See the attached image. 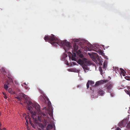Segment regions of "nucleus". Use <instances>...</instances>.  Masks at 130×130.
<instances>
[{
	"label": "nucleus",
	"instance_id": "obj_1",
	"mask_svg": "<svg viewBox=\"0 0 130 130\" xmlns=\"http://www.w3.org/2000/svg\"><path fill=\"white\" fill-rule=\"evenodd\" d=\"M44 39L45 41L50 42L54 46L58 44L63 46L66 52H68V50L71 48L72 47L69 42L66 40L61 41L53 34H52L51 36H45L44 37Z\"/></svg>",
	"mask_w": 130,
	"mask_h": 130
},
{
	"label": "nucleus",
	"instance_id": "obj_2",
	"mask_svg": "<svg viewBox=\"0 0 130 130\" xmlns=\"http://www.w3.org/2000/svg\"><path fill=\"white\" fill-rule=\"evenodd\" d=\"M26 102L28 106L32 105L33 107L37 110L39 113L40 111V105L36 103H32L31 102L28 100H26Z\"/></svg>",
	"mask_w": 130,
	"mask_h": 130
},
{
	"label": "nucleus",
	"instance_id": "obj_3",
	"mask_svg": "<svg viewBox=\"0 0 130 130\" xmlns=\"http://www.w3.org/2000/svg\"><path fill=\"white\" fill-rule=\"evenodd\" d=\"M113 85L114 84L112 82H109L104 86V90H106L107 92H110Z\"/></svg>",
	"mask_w": 130,
	"mask_h": 130
},
{
	"label": "nucleus",
	"instance_id": "obj_4",
	"mask_svg": "<svg viewBox=\"0 0 130 130\" xmlns=\"http://www.w3.org/2000/svg\"><path fill=\"white\" fill-rule=\"evenodd\" d=\"M27 109L30 111L31 118H33V120L37 121V118L36 113L35 111H31L32 107H28Z\"/></svg>",
	"mask_w": 130,
	"mask_h": 130
},
{
	"label": "nucleus",
	"instance_id": "obj_5",
	"mask_svg": "<svg viewBox=\"0 0 130 130\" xmlns=\"http://www.w3.org/2000/svg\"><path fill=\"white\" fill-rule=\"evenodd\" d=\"M88 54L92 58L93 60L97 61L99 59L98 55L96 53H88Z\"/></svg>",
	"mask_w": 130,
	"mask_h": 130
},
{
	"label": "nucleus",
	"instance_id": "obj_6",
	"mask_svg": "<svg viewBox=\"0 0 130 130\" xmlns=\"http://www.w3.org/2000/svg\"><path fill=\"white\" fill-rule=\"evenodd\" d=\"M76 43L75 42L73 45V48L74 51L76 53L79 54L81 53V51L80 49H78V46L77 45Z\"/></svg>",
	"mask_w": 130,
	"mask_h": 130
},
{
	"label": "nucleus",
	"instance_id": "obj_7",
	"mask_svg": "<svg viewBox=\"0 0 130 130\" xmlns=\"http://www.w3.org/2000/svg\"><path fill=\"white\" fill-rule=\"evenodd\" d=\"M40 99L42 101H44V100L45 101L46 100L48 102H50V103H51V102L50 101L49 99L44 93H43V95L40 96Z\"/></svg>",
	"mask_w": 130,
	"mask_h": 130
},
{
	"label": "nucleus",
	"instance_id": "obj_8",
	"mask_svg": "<svg viewBox=\"0 0 130 130\" xmlns=\"http://www.w3.org/2000/svg\"><path fill=\"white\" fill-rule=\"evenodd\" d=\"M87 59L85 58H84L83 60H82L81 59H79L77 61V62L79 64L81 65L82 67V65L85 64H84V62L86 63L87 62Z\"/></svg>",
	"mask_w": 130,
	"mask_h": 130
},
{
	"label": "nucleus",
	"instance_id": "obj_9",
	"mask_svg": "<svg viewBox=\"0 0 130 130\" xmlns=\"http://www.w3.org/2000/svg\"><path fill=\"white\" fill-rule=\"evenodd\" d=\"M108 80H103L101 81H98L96 82L94 85L96 87L97 86L103 84V83H106L108 82Z\"/></svg>",
	"mask_w": 130,
	"mask_h": 130
},
{
	"label": "nucleus",
	"instance_id": "obj_10",
	"mask_svg": "<svg viewBox=\"0 0 130 130\" xmlns=\"http://www.w3.org/2000/svg\"><path fill=\"white\" fill-rule=\"evenodd\" d=\"M82 68L84 69L85 73L88 72L89 70V67L86 65H83L82 66Z\"/></svg>",
	"mask_w": 130,
	"mask_h": 130
},
{
	"label": "nucleus",
	"instance_id": "obj_11",
	"mask_svg": "<svg viewBox=\"0 0 130 130\" xmlns=\"http://www.w3.org/2000/svg\"><path fill=\"white\" fill-rule=\"evenodd\" d=\"M9 85V82H5V84L4 85V88L5 90H7L8 89Z\"/></svg>",
	"mask_w": 130,
	"mask_h": 130
},
{
	"label": "nucleus",
	"instance_id": "obj_12",
	"mask_svg": "<svg viewBox=\"0 0 130 130\" xmlns=\"http://www.w3.org/2000/svg\"><path fill=\"white\" fill-rule=\"evenodd\" d=\"M19 95V96H20V97L21 98V100L24 98L26 99L27 98V96L26 95L22 93H20Z\"/></svg>",
	"mask_w": 130,
	"mask_h": 130
},
{
	"label": "nucleus",
	"instance_id": "obj_13",
	"mask_svg": "<svg viewBox=\"0 0 130 130\" xmlns=\"http://www.w3.org/2000/svg\"><path fill=\"white\" fill-rule=\"evenodd\" d=\"M98 93L99 94L103 96L105 93V92L102 89H99Z\"/></svg>",
	"mask_w": 130,
	"mask_h": 130
},
{
	"label": "nucleus",
	"instance_id": "obj_14",
	"mask_svg": "<svg viewBox=\"0 0 130 130\" xmlns=\"http://www.w3.org/2000/svg\"><path fill=\"white\" fill-rule=\"evenodd\" d=\"M13 77H10L8 78V80H7L6 82H9V83L10 84L12 85L14 84L13 81L12 79Z\"/></svg>",
	"mask_w": 130,
	"mask_h": 130
},
{
	"label": "nucleus",
	"instance_id": "obj_15",
	"mask_svg": "<svg viewBox=\"0 0 130 130\" xmlns=\"http://www.w3.org/2000/svg\"><path fill=\"white\" fill-rule=\"evenodd\" d=\"M8 91L10 93L13 94H15V92L12 90V89L11 88H9L8 90Z\"/></svg>",
	"mask_w": 130,
	"mask_h": 130
},
{
	"label": "nucleus",
	"instance_id": "obj_16",
	"mask_svg": "<svg viewBox=\"0 0 130 130\" xmlns=\"http://www.w3.org/2000/svg\"><path fill=\"white\" fill-rule=\"evenodd\" d=\"M5 75L8 78L10 77H13L10 74L9 72H7L5 74Z\"/></svg>",
	"mask_w": 130,
	"mask_h": 130
},
{
	"label": "nucleus",
	"instance_id": "obj_17",
	"mask_svg": "<svg viewBox=\"0 0 130 130\" xmlns=\"http://www.w3.org/2000/svg\"><path fill=\"white\" fill-rule=\"evenodd\" d=\"M22 86L24 87L25 89L27 90L28 89V87L27 86L26 84L25 83H24L22 85Z\"/></svg>",
	"mask_w": 130,
	"mask_h": 130
},
{
	"label": "nucleus",
	"instance_id": "obj_18",
	"mask_svg": "<svg viewBox=\"0 0 130 130\" xmlns=\"http://www.w3.org/2000/svg\"><path fill=\"white\" fill-rule=\"evenodd\" d=\"M2 72H3L4 74H5L7 72H6L4 69L3 68H2Z\"/></svg>",
	"mask_w": 130,
	"mask_h": 130
},
{
	"label": "nucleus",
	"instance_id": "obj_19",
	"mask_svg": "<svg viewBox=\"0 0 130 130\" xmlns=\"http://www.w3.org/2000/svg\"><path fill=\"white\" fill-rule=\"evenodd\" d=\"M89 83L90 85H92L94 84V82L92 81H89Z\"/></svg>",
	"mask_w": 130,
	"mask_h": 130
},
{
	"label": "nucleus",
	"instance_id": "obj_20",
	"mask_svg": "<svg viewBox=\"0 0 130 130\" xmlns=\"http://www.w3.org/2000/svg\"><path fill=\"white\" fill-rule=\"evenodd\" d=\"M15 98L18 99V100L20 101L21 100V98H21L20 97V96H19V95L18 96L15 97Z\"/></svg>",
	"mask_w": 130,
	"mask_h": 130
},
{
	"label": "nucleus",
	"instance_id": "obj_21",
	"mask_svg": "<svg viewBox=\"0 0 130 130\" xmlns=\"http://www.w3.org/2000/svg\"><path fill=\"white\" fill-rule=\"evenodd\" d=\"M47 127L49 128H51L52 127V125L51 124H49L47 125Z\"/></svg>",
	"mask_w": 130,
	"mask_h": 130
},
{
	"label": "nucleus",
	"instance_id": "obj_22",
	"mask_svg": "<svg viewBox=\"0 0 130 130\" xmlns=\"http://www.w3.org/2000/svg\"><path fill=\"white\" fill-rule=\"evenodd\" d=\"M25 119L26 120V122L27 123V124L26 123V125H28V120L27 119H26V117H25Z\"/></svg>",
	"mask_w": 130,
	"mask_h": 130
},
{
	"label": "nucleus",
	"instance_id": "obj_23",
	"mask_svg": "<svg viewBox=\"0 0 130 130\" xmlns=\"http://www.w3.org/2000/svg\"><path fill=\"white\" fill-rule=\"evenodd\" d=\"M79 56L80 58H83L84 57V56L82 54H80L79 55Z\"/></svg>",
	"mask_w": 130,
	"mask_h": 130
},
{
	"label": "nucleus",
	"instance_id": "obj_24",
	"mask_svg": "<svg viewBox=\"0 0 130 130\" xmlns=\"http://www.w3.org/2000/svg\"><path fill=\"white\" fill-rule=\"evenodd\" d=\"M89 82H88L87 83L86 85L87 89H88L89 88Z\"/></svg>",
	"mask_w": 130,
	"mask_h": 130
},
{
	"label": "nucleus",
	"instance_id": "obj_25",
	"mask_svg": "<svg viewBox=\"0 0 130 130\" xmlns=\"http://www.w3.org/2000/svg\"><path fill=\"white\" fill-rule=\"evenodd\" d=\"M29 121L30 122V123L31 125V126H33L34 124H33L30 121V118L29 119Z\"/></svg>",
	"mask_w": 130,
	"mask_h": 130
},
{
	"label": "nucleus",
	"instance_id": "obj_26",
	"mask_svg": "<svg viewBox=\"0 0 130 130\" xmlns=\"http://www.w3.org/2000/svg\"><path fill=\"white\" fill-rule=\"evenodd\" d=\"M122 75L123 76H125V72H122Z\"/></svg>",
	"mask_w": 130,
	"mask_h": 130
},
{
	"label": "nucleus",
	"instance_id": "obj_27",
	"mask_svg": "<svg viewBox=\"0 0 130 130\" xmlns=\"http://www.w3.org/2000/svg\"><path fill=\"white\" fill-rule=\"evenodd\" d=\"M113 69L115 70H118V68H116V67H113Z\"/></svg>",
	"mask_w": 130,
	"mask_h": 130
},
{
	"label": "nucleus",
	"instance_id": "obj_28",
	"mask_svg": "<svg viewBox=\"0 0 130 130\" xmlns=\"http://www.w3.org/2000/svg\"><path fill=\"white\" fill-rule=\"evenodd\" d=\"M120 70H121L122 73V72H125V71L124 70L122 69V68H120Z\"/></svg>",
	"mask_w": 130,
	"mask_h": 130
},
{
	"label": "nucleus",
	"instance_id": "obj_29",
	"mask_svg": "<svg viewBox=\"0 0 130 130\" xmlns=\"http://www.w3.org/2000/svg\"><path fill=\"white\" fill-rule=\"evenodd\" d=\"M99 51V52H100V54H102L103 53V52L101 51V50H100V51L99 50H98Z\"/></svg>",
	"mask_w": 130,
	"mask_h": 130
},
{
	"label": "nucleus",
	"instance_id": "obj_30",
	"mask_svg": "<svg viewBox=\"0 0 130 130\" xmlns=\"http://www.w3.org/2000/svg\"><path fill=\"white\" fill-rule=\"evenodd\" d=\"M4 98L6 99L7 98V96L6 94L4 95Z\"/></svg>",
	"mask_w": 130,
	"mask_h": 130
},
{
	"label": "nucleus",
	"instance_id": "obj_31",
	"mask_svg": "<svg viewBox=\"0 0 130 130\" xmlns=\"http://www.w3.org/2000/svg\"><path fill=\"white\" fill-rule=\"evenodd\" d=\"M79 40L78 39H75L74 40V41L75 42H78L79 41Z\"/></svg>",
	"mask_w": 130,
	"mask_h": 130
},
{
	"label": "nucleus",
	"instance_id": "obj_32",
	"mask_svg": "<svg viewBox=\"0 0 130 130\" xmlns=\"http://www.w3.org/2000/svg\"><path fill=\"white\" fill-rule=\"evenodd\" d=\"M38 120L40 121H41V119H40V117L39 116H38Z\"/></svg>",
	"mask_w": 130,
	"mask_h": 130
},
{
	"label": "nucleus",
	"instance_id": "obj_33",
	"mask_svg": "<svg viewBox=\"0 0 130 130\" xmlns=\"http://www.w3.org/2000/svg\"><path fill=\"white\" fill-rule=\"evenodd\" d=\"M126 93L128 94H129H129H130V92L129 91H127L126 92Z\"/></svg>",
	"mask_w": 130,
	"mask_h": 130
},
{
	"label": "nucleus",
	"instance_id": "obj_34",
	"mask_svg": "<svg viewBox=\"0 0 130 130\" xmlns=\"http://www.w3.org/2000/svg\"><path fill=\"white\" fill-rule=\"evenodd\" d=\"M72 60H75V58L74 57L72 58Z\"/></svg>",
	"mask_w": 130,
	"mask_h": 130
},
{
	"label": "nucleus",
	"instance_id": "obj_35",
	"mask_svg": "<svg viewBox=\"0 0 130 130\" xmlns=\"http://www.w3.org/2000/svg\"><path fill=\"white\" fill-rule=\"evenodd\" d=\"M117 130H121L120 128L118 127L117 128Z\"/></svg>",
	"mask_w": 130,
	"mask_h": 130
},
{
	"label": "nucleus",
	"instance_id": "obj_36",
	"mask_svg": "<svg viewBox=\"0 0 130 130\" xmlns=\"http://www.w3.org/2000/svg\"><path fill=\"white\" fill-rule=\"evenodd\" d=\"M100 71L101 72L102 71H103V70L101 68L100 69Z\"/></svg>",
	"mask_w": 130,
	"mask_h": 130
},
{
	"label": "nucleus",
	"instance_id": "obj_37",
	"mask_svg": "<svg viewBox=\"0 0 130 130\" xmlns=\"http://www.w3.org/2000/svg\"><path fill=\"white\" fill-rule=\"evenodd\" d=\"M73 63L74 64V65H76V62H73Z\"/></svg>",
	"mask_w": 130,
	"mask_h": 130
},
{
	"label": "nucleus",
	"instance_id": "obj_38",
	"mask_svg": "<svg viewBox=\"0 0 130 130\" xmlns=\"http://www.w3.org/2000/svg\"><path fill=\"white\" fill-rule=\"evenodd\" d=\"M105 68H106V67L105 66V65H104L103 66V68L105 69Z\"/></svg>",
	"mask_w": 130,
	"mask_h": 130
},
{
	"label": "nucleus",
	"instance_id": "obj_39",
	"mask_svg": "<svg viewBox=\"0 0 130 130\" xmlns=\"http://www.w3.org/2000/svg\"><path fill=\"white\" fill-rule=\"evenodd\" d=\"M2 93L4 95H5L6 94V93H5L4 92H2Z\"/></svg>",
	"mask_w": 130,
	"mask_h": 130
},
{
	"label": "nucleus",
	"instance_id": "obj_40",
	"mask_svg": "<svg viewBox=\"0 0 130 130\" xmlns=\"http://www.w3.org/2000/svg\"><path fill=\"white\" fill-rule=\"evenodd\" d=\"M3 130H6V129L5 128H3L2 129Z\"/></svg>",
	"mask_w": 130,
	"mask_h": 130
},
{
	"label": "nucleus",
	"instance_id": "obj_41",
	"mask_svg": "<svg viewBox=\"0 0 130 130\" xmlns=\"http://www.w3.org/2000/svg\"><path fill=\"white\" fill-rule=\"evenodd\" d=\"M74 56L75 57L76 56V55L75 53H74Z\"/></svg>",
	"mask_w": 130,
	"mask_h": 130
},
{
	"label": "nucleus",
	"instance_id": "obj_42",
	"mask_svg": "<svg viewBox=\"0 0 130 130\" xmlns=\"http://www.w3.org/2000/svg\"><path fill=\"white\" fill-rule=\"evenodd\" d=\"M40 93H42V94H43V92L42 91H40Z\"/></svg>",
	"mask_w": 130,
	"mask_h": 130
},
{
	"label": "nucleus",
	"instance_id": "obj_43",
	"mask_svg": "<svg viewBox=\"0 0 130 130\" xmlns=\"http://www.w3.org/2000/svg\"><path fill=\"white\" fill-rule=\"evenodd\" d=\"M2 124H1V123L0 122V127L1 126Z\"/></svg>",
	"mask_w": 130,
	"mask_h": 130
},
{
	"label": "nucleus",
	"instance_id": "obj_44",
	"mask_svg": "<svg viewBox=\"0 0 130 130\" xmlns=\"http://www.w3.org/2000/svg\"><path fill=\"white\" fill-rule=\"evenodd\" d=\"M27 129H28V130L29 129V128H27Z\"/></svg>",
	"mask_w": 130,
	"mask_h": 130
},
{
	"label": "nucleus",
	"instance_id": "obj_45",
	"mask_svg": "<svg viewBox=\"0 0 130 130\" xmlns=\"http://www.w3.org/2000/svg\"><path fill=\"white\" fill-rule=\"evenodd\" d=\"M0 130H3L2 129H1L0 128Z\"/></svg>",
	"mask_w": 130,
	"mask_h": 130
},
{
	"label": "nucleus",
	"instance_id": "obj_46",
	"mask_svg": "<svg viewBox=\"0 0 130 130\" xmlns=\"http://www.w3.org/2000/svg\"><path fill=\"white\" fill-rule=\"evenodd\" d=\"M1 112H0V116H1Z\"/></svg>",
	"mask_w": 130,
	"mask_h": 130
},
{
	"label": "nucleus",
	"instance_id": "obj_47",
	"mask_svg": "<svg viewBox=\"0 0 130 130\" xmlns=\"http://www.w3.org/2000/svg\"><path fill=\"white\" fill-rule=\"evenodd\" d=\"M28 118H29V117L28 116Z\"/></svg>",
	"mask_w": 130,
	"mask_h": 130
},
{
	"label": "nucleus",
	"instance_id": "obj_48",
	"mask_svg": "<svg viewBox=\"0 0 130 130\" xmlns=\"http://www.w3.org/2000/svg\"><path fill=\"white\" fill-rule=\"evenodd\" d=\"M73 49L74 50V49H72V50H73Z\"/></svg>",
	"mask_w": 130,
	"mask_h": 130
},
{
	"label": "nucleus",
	"instance_id": "obj_49",
	"mask_svg": "<svg viewBox=\"0 0 130 130\" xmlns=\"http://www.w3.org/2000/svg\"><path fill=\"white\" fill-rule=\"evenodd\" d=\"M73 49L74 50V49H72V50H73Z\"/></svg>",
	"mask_w": 130,
	"mask_h": 130
},
{
	"label": "nucleus",
	"instance_id": "obj_50",
	"mask_svg": "<svg viewBox=\"0 0 130 130\" xmlns=\"http://www.w3.org/2000/svg\"><path fill=\"white\" fill-rule=\"evenodd\" d=\"M122 123L121 122L120 123Z\"/></svg>",
	"mask_w": 130,
	"mask_h": 130
},
{
	"label": "nucleus",
	"instance_id": "obj_51",
	"mask_svg": "<svg viewBox=\"0 0 130 130\" xmlns=\"http://www.w3.org/2000/svg\"><path fill=\"white\" fill-rule=\"evenodd\" d=\"M39 130H41V129H40Z\"/></svg>",
	"mask_w": 130,
	"mask_h": 130
},
{
	"label": "nucleus",
	"instance_id": "obj_52",
	"mask_svg": "<svg viewBox=\"0 0 130 130\" xmlns=\"http://www.w3.org/2000/svg\"><path fill=\"white\" fill-rule=\"evenodd\" d=\"M129 96H130V94H129Z\"/></svg>",
	"mask_w": 130,
	"mask_h": 130
}]
</instances>
